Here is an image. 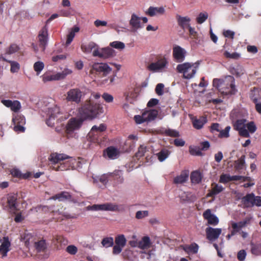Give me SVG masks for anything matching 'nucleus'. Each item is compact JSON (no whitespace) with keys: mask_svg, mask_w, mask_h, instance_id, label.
I'll return each instance as SVG.
<instances>
[{"mask_svg":"<svg viewBox=\"0 0 261 261\" xmlns=\"http://www.w3.org/2000/svg\"><path fill=\"white\" fill-rule=\"evenodd\" d=\"M176 20L178 25L183 30L189 28L190 27V22L191 19L188 16H181L177 15L176 16Z\"/></svg>","mask_w":261,"mask_h":261,"instance_id":"19","label":"nucleus"},{"mask_svg":"<svg viewBox=\"0 0 261 261\" xmlns=\"http://www.w3.org/2000/svg\"><path fill=\"white\" fill-rule=\"evenodd\" d=\"M71 198V196L68 192H62L59 194H56L53 196L50 199L53 200H57L61 201L69 199Z\"/></svg>","mask_w":261,"mask_h":261,"instance_id":"33","label":"nucleus"},{"mask_svg":"<svg viewBox=\"0 0 261 261\" xmlns=\"http://www.w3.org/2000/svg\"><path fill=\"white\" fill-rule=\"evenodd\" d=\"M164 134L167 136L177 138L180 136L178 131L170 128L166 129L164 131Z\"/></svg>","mask_w":261,"mask_h":261,"instance_id":"44","label":"nucleus"},{"mask_svg":"<svg viewBox=\"0 0 261 261\" xmlns=\"http://www.w3.org/2000/svg\"><path fill=\"white\" fill-rule=\"evenodd\" d=\"M230 127L226 126L224 130H220L219 134V138H228L229 136V132Z\"/></svg>","mask_w":261,"mask_h":261,"instance_id":"58","label":"nucleus"},{"mask_svg":"<svg viewBox=\"0 0 261 261\" xmlns=\"http://www.w3.org/2000/svg\"><path fill=\"white\" fill-rule=\"evenodd\" d=\"M35 247L39 252L44 250L46 248V244L44 240H40L34 243Z\"/></svg>","mask_w":261,"mask_h":261,"instance_id":"45","label":"nucleus"},{"mask_svg":"<svg viewBox=\"0 0 261 261\" xmlns=\"http://www.w3.org/2000/svg\"><path fill=\"white\" fill-rule=\"evenodd\" d=\"M110 46L112 47L118 49H123L125 47V44L124 43L120 41H113L110 43Z\"/></svg>","mask_w":261,"mask_h":261,"instance_id":"50","label":"nucleus"},{"mask_svg":"<svg viewBox=\"0 0 261 261\" xmlns=\"http://www.w3.org/2000/svg\"><path fill=\"white\" fill-rule=\"evenodd\" d=\"M49 116L48 118L46 120V123L48 126H51L54 124V122H52L53 120H54L57 116V114H60V109L59 107H55L49 110Z\"/></svg>","mask_w":261,"mask_h":261,"instance_id":"21","label":"nucleus"},{"mask_svg":"<svg viewBox=\"0 0 261 261\" xmlns=\"http://www.w3.org/2000/svg\"><path fill=\"white\" fill-rule=\"evenodd\" d=\"M201 174L199 172L195 171L192 172L191 174V180L192 183L198 184L201 181Z\"/></svg>","mask_w":261,"mask_h":261,"instance_id":"37","label":"nucleus"},{"mask_svg":"<svg viewBox=\"0 0 261 261\" xmlns=\"http://www.w3.org/2000/svg\"><path fill=\"white\" fill-rule=\"evenodd\" d=\"M141 17H139L136 14L133 13L129 20V25L134 30H137L143 27L141 23Z\"/></svg>","mask_w":261,"mask_h":261,"instance_id":"18","label":"nucleus"},{"mask_svg":"<svg viewBox=\"0 0 261 261\" xmlns=\"http://www.w3.org/2000/svg\"><path fill=\"white\" fill-rule=\"evenodd\" d=\"M21 108V106L20 102L19 101L16 100L12 102V106L10 107V109L14 112H17L20 110Z\"/></svg>","mask_w":261,"mask_h":261,"instance_id":"56","label":"nucleus"},{"mask_svg":"<svg viewBox=\"0 0 261 261\" xmlns=\"http://www.w3.org/2000/svg\"><path fill=\"white\" fill-rule=\"evenodd\" d=\"M180 197L184 201H194L196 200V196L190 192H183L181 195Z\"/></svg>","mask_w":261,"mask_h":261,"instance_id":"35","label":"nucleus"},{"mask_svg":"<svg viewBox=\"0 0 261 261\" xmlns=\"http://www.w3.org/2000/svg\"><path fill=\"white\" fill-rule=\"evenodd\" d=\"M247 130L250 133H254L256 130V127L253 121H251L246 125Z\"/></svg>","mask_w":261,"mask_h":261,"instance_id":"62","label":"nucleus"},{"mask_svg":"<svg viewBox=\"0 0 261 261\" xmlns=\"http://www.w3.org/2000/svg\"><path fill=\"white\" fill-rule=\"evenodd\" d=\"M241 180H250V177L240 175L231 176L228 174H222L220 176L219 182L222 184H226L230 181Z\"/></svg>","mask_w":261,"mask_h":261,"instance_id":"12","label":"nucleus"},{"mask_svg":"<svg viewBox=\"0 0 261 261\" xmlns=\"http://www.w3.org/2000/svg\"><path fill=\"white\" fill-rule=\"evenodd\" d=\"M112 70L108 65L104 63H95L93 64L90 71L91 74L94 73H102L104 75H107Z\"/></svg>","mask_w":261,"mask_h":261,"instance_id":"10","label":"nucleus"},{"mask_svg":"<svg viewBox=\"0 0 261 261\" xmlns=\"http://www.w3.org/2000/svg\"><path fill=\"white\" fill-rule=\"evenodd\" d=\"M80 31V28L77 26H74L70 30V32L67 36V40L66 42V45L70 44L72 41L74 36L75 33L79 32Z\"/></svg>","mask_w":261,"mask_h":261,"instance_id":"32","label":"nucleus"},{"mask_svg":"<svg viewBox=\"0 0 261 261\" xmlns=\"http://www.w3.org/2000/svg\"><path fill=\"white\" fill-rule=\"evenodd\" d=\"M17 196L15 194L10 195L8 197V203L10 208L12 210H16Z\"/></svg>","mask_w":261,"mask_h":261,"instance_id":"34","label":"nucleus"},{"mask_svg":"<svg viewBox=\"0 0 261 261\" xmlns=\"http://www.w3.org/2000/svg\"><path fill=\"white\" fill-rule=\"evenodd\" d=\"M87 211H106L117 212L119 211V206L115 203H105L101 204H93L86 207Z\"/></svg>","mask_w":261,"mask_h":261,"instance_id":"7","label":"nucleus"},{"mask_svg":"<svg viewBox=\"0 0 261 261\" xmlns=\"http://www.w3.org/2000/svg\"><path fill=\"white\" fill-rule=\"evenodd\" d=\"M206 237L210 241H214L218 238L221 233V228H214L211 227H207L205 230Z\"/></svg>","mask_w":261,"mask_h":261,"instance_id":"16","label":"nucleus"},{"mask_svg":"<svg viewBox=\"0 0 261 261\" xmlns=\"http://www.w3.org/2000/svg\"><path fill=\"white\" fill-rule=\"evenodd\" d=\"M231 72L237 76H240L244 73V69L241 66L237 65L236 67L231 69Z\"/></svg>","mask_w":261,"mask_h":261,"instance_id":"47","label":"nucleus"},{"mask_svg":"<svg viewBox=\"0 0 261 261\" xmlns=\"http://www.w3.org/2000/svg\"><path fill=\"white\" fill-rule=\"evenodd\" d=\"M251 252L255 255H261V244L258 245H255L253 243L251 244Z\"/></svg>","mask_w":261,"mask_h":261,"instance_id":"49","label":"nucleus"},{"mask_svg":"<svg viewBox=\"0 0 261 261\" xmlns=\"http://www.w3.org/2000/svg\"><path fill=\"white\" fill-rule=\"evenodd\" d=\"M92 132H99L102 134V132L105 131L107 129V126L106 124L102 123L100 124L99 126H97L96 125H94L92 127Z\"/></svg>","mask_w":261,"mask_h":261,"instance_id":"57","label":"nucleus"},{"mask_svg":"<svg viewBox=\"0 0 261 261\" xmlns=\"http://www.w3.org/2000/svg\"><path fill=\"white\" fill-rule=\"evenodd\" d=\"M204 218L207 221L208 224L216 225L219 223L218 218L212 213L210 209L206 210L203 214Z\"/></svg>","mask_w":261,"mask_h":261,"instance_id":"17","label":"nucleus"},{"mask_svg":"<svg viewBox=\"0 0 261 261\" xmlns=\"http://www.w3.org/2000/svg\"><path fill=\"white\" fill-rule=\"evenodd\" d=\"M115 242L116 245L124 247L126 243V239L123 234H119L116 237Z\"/></svg>","mask_w":261,"mask_h":261,"instance_id":"38","label":"nucleus"},{"mask_svg":"<svg viewBox=\"0 0 261 261\" xmlns=\"http://www.w3.org/2000/svg\"><path fill=\"white\" fill-rule=\"evenodd\" d=\"M143 113L146 121L153 120L158 115V111L155 109L146 111Z\"/></svg>","mask_w":261,"mask_h":261,"instance_id":"29","label":"nucleus"},{"mask_svg":"<svg viewBox=\"0 0 261 261\" xmlns=\"http://www.w3.org/2000/svg\"><path fill=\"white\" fill-rule=\"evenodd\" d=\"M102 112V107L91 99L86 100L79 109V114L84 119H93Z\"/></svg>","mask_w":261,"mask_h":261,"instance_id":"1","label":"nucleus"},{"mask_svg":"<svg viewBox=\"0 0 261 261\" xmlns=\"http://www.w3.org/2000/svg\"><path fill=\"white\" fill-rule=\"evenodd\" d=\"M82 97V92L78 88L69 90L67 93L66 100L67 101L74 102L79 103Z\"/></svg>","mask_w":261,"mask_h":261,"instance_id":"13","label":"nucleus"},{"mask_svg":"<svg viewBox=\"0 0 261 261\" xmlns=\"http://www.w3.org/2000/svg\"><path fill=\"white\" fill-rule=\"evenodd\" d=\"M66 251L71 255H74L77 252V248L74 245H69L66 248Z\"/></svg>","mask_w":261,"mask_h":261,"instance_id":"64","label":"nucleus"},{"mask_svg":"<svg viewBox=\"0 0 261 261\" xmlns=\"http://www.w3.org/2000/svg\"><path fill=\"white\" fill-rule=\"evenodd\" d=\"M186 55V51L180 46L176 45L173 48V57L176 62H183Z\"/></svg>","mask_w":261,"mask_h":261,"instance_id":"15","label":"nucleus"},{"mask_svg":"<svg viewBox=\"0 0 261 261\" xmlns=\"http://www.w3.org/2000/svg\"><path fill=\"white\" fill-rule=\"evenodd\" d=\"M10 173L13 176L21 179H27L32 175V173L30 172H27L25 173H22L19 169L16 168L11 169Z\"/></svg>","mask_w":261,"mask_h":261,"instance_id":"23","label":"nucleus"},{"mask_svg":"<svg viewBox=\"0 0 261 261\" xmlns=\"http://www.w3.org/2000/svg\"><path fill=\"white\" fill-rule=\"evenodd\" d=\"M149 212L148 211H139L137 212L136 214V218L138 219H143L148 216Z\"/></svg>","mask_w":261,"mask_h":261,"instance_id":"59","label":"nucleus"},{"mask_svg":"<svg viewBox=\"0 0 261 261\" xmlns=\"http://www.w3.org/2000/svg\"><path fill=\"white\" fill-rule=\"evenodd\" d=\"M189 152L191 155L201 156L203 155L200 147L194 146L189 147Z\"/></svg>","mask_w":261,"mask_h":261,"instance_id":"46","label":"nucleus"},{"mask_svg":"<svg viewBox=\"0 0 261 261\" xmlns=\"http://www.w3.org/2000/svg\"><path fill=\"white\" fill-rule=\"evenodd\" d=\"M184 250L188 252L195 253L198 251V246L196 244H191L190 246H185L183 247Z\"/></svg>","mask_w":261,"mask_h":261,"instance_id":"42","label":"nucleus"},{"mask_svg":"<svg viewBox=\"0 0 261 261\" xmlns=\"http://www.w3.org/2000/svg\"><path fill=\"white\" fill-rule=\"evenodd\" d=\"M253 194H248L242 199V202L245 207H252L253 206Z\"/></svg>","mask_w":261,"mask_h":261,"instance_id":"28","label":"nucleus"},{"mask_svg":"<svg viewBox=\"0 0 261 261\" xmlns=\"http://www.w3.org/2000/svg\"><path fill=\"white\" fill-rule=\"evenodd\" d=\"M84 120L82 118H70L66 126V133L67 134L72 133L81 127Z\"/></svg>","mask_w":261,"mask_h":261,"instance_id":"8","label":"nucleus"},{"mask_svg":"<svg viewBox=\"0 0 261 261\" xmlns=\"http://www.w3.org/2000/svg\"><path fill=\"white\" fill-rule=\"evenodd\" d=\"M44 67V64L41 61H37L34 64L33 68L36 72L37 75H39Z\"/></svg>","mask_w":261,"mask_h":261,"instance_id":"41","label":"nucleus"},{"mask_svg":"<svg viewBox=\"0 0 261 261\" xmlns=\"http://www.w3.org/2000/svg\"><path fill=\"white\" fill-rule=\"evenodd\" d=\"M89 135L90 137H92V141L98 142L99 141L98 138L101 135V133L99 132H97V131H95V132H92V128H91Z\"/></svg>","mask_w":261,"mask_h":261,"instance_id":"54","label":"nucleus"},{"mask_svg":"<svg viewBox=\"0 0 261 261\" xmlns=\"http://www.w3.org/2000/svg\"><path fill=\"white\" fill-rule=\"evenodd\" d=\"M114 241L113 239L111 237L104 238L101 244L103 247H109L113 245Z\"/></svg>","mask_w":261,"mask_h":261,"instance_id":"52","label":"nucleus"},{"mask_svg":"<svg viewBox=\"0 0 261 261\" xmlns=\"http://www.w3.org/2000/svg\"><path fill=\"white\" fill-rule=\"evenodd\" d=\"M21 240L24 242L25 246H29L34 243V238L30 233L25 231L21 235Z\"/></svg>","mask_w":261,"mask_h":261,"instance_id":"27","label":"nucleus"},{"mask_svg":"<svg viewBox=\"0 0 261 261\" xmlns=\"http://www.w3.org/2000/svg\"><path fill=\"white\" fill-rule=\"evenodd\" d=\"M223 190L224 188L221 185L216 184L212 188L209 194V196H212L213 195H217L223 191Z\"/></svg>","mask_w":261,"mask_h":261,"instance_id":"43","label":"nucleus"},{"mask_svg":"<svg viewBox=\"0 0 261 261\" xmlns=\"http://www.w3.org/2000/svg\"><path fill=\"white\" fill-rule=\"evenodd\" d=\"M213 85L224 95L234 94L237 91L234 79L231 75L227 76L223 79H214Z\"/></svg>","mask_w":261,"mask_h":261,"instance_id":"2","label":"nucleus"},{"mask_svg":"<svg viewBox=\"0 0 261 261\" xmlns=\"http://www.w3.org/2000/svg\"><path fill=\"white\" fill-rule=\"evenodd\" d=\"M200 65V61L195 63L186 62L177 65L176 70L178 72L183 74V78L191 79L195 75Z\"/></svg>","mask_w":261,"mask_h":261,"instance_id":"3","label":"nucleus"},{"mask_svg":"<svg viewBox=\"0 0 261 261\" xmlns=\"http://www.w3.org/2000/svg\"><path fill=\"white\" fill-rule=\"evenodd\" d=\"M92 55L93 57H98L104 59H109L114 57L115 51L110 47L96 49L93 51Z\"/></svg>","mask_w":261,"mask_h":261,"instance_id":"9","label":"nucleus"},{"mask_svg":"<svg viewBox=\"0 0 261 261\" xmlns=\"http://www.w3.org/2000/svg\"><path fill=\"white\" fill-rule=\"evenodd\" d=\"M70 159V162L71 163H82L84 162V159L81 157L74 158L64 153H58L54 152L50 154L48 158L49 161L53 163H58L59 162L63 161L66 159Z\"/></svg>","mask_w":261,"mask_h":261,"instance_id":"4","label":"nucleus"},{"mask_svg":"<svg viewBox=\"0 0 261 261\" xmlns=\"http://www.w3.org/2000/svg\"><path fill=\"white\" fill-rule=\"evenodd\" d=\"M134 120L136 123L141 124L144 122H146L145 116H144V113H142V115H136L134 117Z\"/></svg>","mask_w":261,"mask_h":261,"instance_id":"63","label":"nucleus"},{"mask_svg":"<svg viewBox=\"0 0 261 261\" xmlns=\"http://www.w3.org/2000/svg\"><path fill=\"white\" fill-rule=\"evenodd\" d=\"M247 120L245 119H238L233 123V128L236 130H239L241 128L246 127V122Z\"/></svg>","mask_w":261,"mask_h":261,"instance_id":"36","label":"nucleus"},{"mask_svg":"<svg viewBox=\"0 0 261 261\" xmlns=\"http://www.w3.org/2000/svg\"><path fill=\"white\" fill-rule=\"evenodd\" d=\"M250 98L253 103L261 102V90L254 87L250 91Z\"/></svg>","mask_w":261,"mask_h":261,"instance_id":"20","label":"nucleus"},{"mask_svg":"<svg viewBox=\"0 0 261 261\" xmlns=\"http://www.w3.org/2000/svg\"><path fill=\"white\" fill-rule=\"evenodd\" d=\"M189 177V171H183L180 174L174 178L173 182L175 184H182L186 182Z\"/></svg>","mask_w":261,"mask_h":261,"instance_id":"22","label":"nucleus"},{"mask_svg":"<svg viewBox=\"0 0 261 261\" xmlns=\"http://www.w3.org/2000/svg\"><path fill=\"white\" fill-rule=\"evenodd\" d=\"M231 227L232 229H236V230H238L239 232L241 228L245 227L242 221H240L239 222H231Z\"/></svg>","mask_w":261,"mask_h":261,"instance_id":"60","label":"nucleus"},{"mask_svg":"<svg viewBox=\"0 0 261 261\" xmlns=\"http://www.w3.org/2000/svg\"><path fill=\"white\" fill-rule=\"evenodd\" d=\"M207 17L208 14L207 13H200L196 18L197 22L201 24L207 19Z\"/></svg>","mask_w":261,"mask_h":261,"instance_id":"53","label":"nucleus"},{"mask_svg":"<svg viewBox=\"0 0 261 261\" xmlns=\"http://www.w3.org/2000/svg\"><path fill=\"white\" fill-rule=\"evenodd\" d=\"M169 155V151L167 149H162L156 154L158 160L160 162L164 161Z\"/></svg>","mask_w":261,"mask_h":261,"instance_id":"40","label":"nucleus"},{"mask_svg":"<svg viewBox=\"0 0 261 261\" xmlns=\"http://www.w3.org/2000/svg\"><path fill=\"white\" fill-rule=\"evenodd\" d=\"M168 64L167 59L165 57H161L157 59L156 62L150 63L147 68L153 72H162L167 68Z\"/></svg>","mask_w":261,"mask_h":261,"instance_id":"6","label":"nucleus"},{"mask_svg":"<svg viewBox=\"0 0 261 261\" xmlns=\"http://www.w3.org/2000/svg\"><path fill=\"white\" fill-rule=\"evenodd\" d=\"M11 241L7 237H0V256L4 258L11 250Z\"/></svg>","mask_w":261,"mask_h":261,"instance_id":"11","label":"nucleus"},{"mask_svg":"<svg viewBox=\"0 0 261 261\" xmlns=\"http://www.w3.org/2000/svg\"><path fill=\"white\" fill-rule=\"evenodd\" d=\"M165 12V9L163 7H150L146 14L150 16H154L158 14H163Z\"/></svg>","mask_w":261,"mask_h":261,"instance_id":"25","label":"nucleus"},{"mask_svg":"<svg viewBox=\"0 0 261 261\" xmlns=\"http://www.w3.org/2000/svg\"><path fill=\"white\" fill-rule=\"evenodd\" d=\"M7 62L10 64L11 68L10 71L12 73L17 72L20 69V65L18 63L15 61L8 60L3 55H0V62Z\"/></svg>","mask_w":261,"mask_h":261,"instance_id":"24","label":"nucleus"},{"mask_svg":"<svg viewBox=\"0 0 261 261\" xmlns=\"http://www.w3.org/2000/svg\"><path fill=\"white\" fill-rule=\"evenodd\" d=\"M146 151V147L144 145H140L138 148L137 152L135 154L136 157L137 158H139L143 156Z\"/></svg>","mask_w":261,"mask_h":261,"instance_id":"55","label":"nucleus"},{"mask_svg":"<svg viewBox=\"0 0 261 261\" xmlns=\"http://www.w3.org/2000/svg\"><path fill=\"white\" fill-rule=\"evenodd\" d=\"M107 155L110 158H115L117 155V150L114 147H109L107 149Z\"/></svg>","mask_w":261,"mask_h":261,"instance_id":"51","label":"nucleus"},{"mask_svg":"<svg viewBox=\"0 0 261 261\" xmlns=\"http://www.w3.org/2000/svg\"><path fill=\"white\" fill-rule=\"evenodd\" d=\"M99 49L98 45L94 42H90L87 44H82L81 49L85 53H90L93 50Z\"/></svg>","mask_w":261,"mask_h":261,"instance_id":"26","label":"nucleus"},{"mask_svg":"<svg viewBox=\"0 0 261 261\" xmlns=\"http://www.w3.org/2000/svg\"><path fill=\"white\" fill-rule=\"evenodd\" d=\"M19 49V47L16 44H12L6 50V54L11 55L16 53Z\"/></svg>","mask_w":261,"mask_h":261,"instance_id":"48","label":"nucleus"},{"mask_svg":"<svg viewBox=\"0 0 261 261\" xmlns=\"http://www.w3.org/2000/svg\"><path fill=\"white\" fill-rule=\"evenodd\" d=\"M164 85L163 84L159 83L156 86L155 91V93L159 96L162 95L164 93Z\"/></svg>","mask_w":261,"mask_h":261,"instance_id":"61","label":"nucleus"},{"mask_svg":"<svg viewBox=\"0 0 261 261\" xmlns=\"http://www.w3.org/2000/svg\"><path fill=\"white\" fill-rule=\"evenodd\" d=\"M72 73V71L69 69H65L61 72H58L56 74H51L49 72L44 73L42 76V81L46 83L53 81H58L64 79L65 77Z\"/></svg>","mask_w":261,"mask_h":261,"instance_id":"5","label":"nucleus"},{"mask_svg":"<svg viewBox=\"0 0 261 261\" xmlns=\"http://www.w3.org/2000/svg\"><path fill=\"white\" fill-rule=\"evenodd\" d=\"M48 28L45 25L39 31L38 35L39 46L41 48L42 51H44L48 41Z\"/></svg>","mask_w":261,"mask_h":261,"instance_id":"14","label":"nucleus"},{"mask_svg":"<svg viewBox=\"0 0 261 261\" xmlns=\"http://www.w3.org/2000/svg\"><path fill=\"white\" fill-rule=\"evenodd\" d=\"M151 243L150 239L148 237H144L138 242V247L141 249H147L150 248Z\"/></svg>","mask_w":261,"mask_h":261,"instance_id":"31","label":"nucleus"},{"mask_svg":"<svg viewBox=\"0 0 261 261\" xmlns=\"http://www.w3.org/2000/svg\"><path fill=\"white\" fill-rule=\"evenodd\" d=\"M206 122L207 119L206 117H201L199 119H195L193 120V125L195 128L200 129L202 128Z\"/></svg>","mask_w":261,"mask_h":261,"instance_id":"30","label":"nucleus"},{"mask_svg":"<svg viewBox=\"0 0 261 261\" xmlns=\"http://www.w3.org/2000/svg\"><path fill=\"white\" fill-rule=\"evenodd\" d=\"M14 124L24 125L25 123V117L21 115H16L12 119Z\"/></svg>","mask_w":261,"mask_h":261,"instance_id":"39","label":"nucleus"}]
</instances>
